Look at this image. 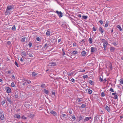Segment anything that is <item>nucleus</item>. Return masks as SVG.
Instances as JSON below:
<instances>
[{"mask_svg":"<svg viewBox=\"0 0 123 123\" xmlns=\"http://www.w3.org/2000/svg\"><path fill=\"white\" fill-rule=\"evenodd\" d=\"M86 104H82L81 106H78L79 108H85L86 107Z\"/></svg>","mask_w":123,"mask_h":123,"instance_id":"nucleus-20","label":"nucleus"},{"mask_svg":"<svg viewBox=\"0 0 123 123\" xmlns=\"http://www.w3.org/2000/svg\"><path fill=\"white\" fill-rule=\"evenodd\" d=\"M85 39H83L81 41V42L82 43V42H84V43H85Z\"/></svg>","mask_w":123,"mask_h":123,"instance_id":"nucleus-61","label":"nucleus"},{"mask_svg":"<svg viewBox=\"0 0 123 123\" xmlns=\"http://www.w3.org/2000/svg\"><path fill=\"white\" fill-rule=\"evenodd\" d=\"M36 40H37V41H39L41 40V39L39 37H37L36 38Z\"/></svg>","mask_w":123,"mask_h":123,"instance_id":"nucleus-59","label":"nucleus"},{"mask_svg":"<svg viewBox=\"0 0 123 123\" xmlns=\"http://www.w3.org/2000/svg\"><path fill=\"white\" fill-rule=\"evenodd\" d=\"M101 42L103 43H106V42H107L105 39H101Z\"/></svg>","mask_w":123,"mask_h":123,"instance_id":"nucleus-31","label":"nucleus"},{"mask_svg":"<svg viewBox=\"0 0 123 123\" xmlns=\"http://www.w3.org/2000/svg\"><path fill=\"white\" fill-rule=\"evenodd\" d=\"M88 41L89 42V43L91 44L92 43V39L91 38H90L89 40Z\"/></svg>","mask_w":123,"mask_h":123,"instance_id":"nucleus-25","label":"nucleus"},{"mask_svg":"<svg viewBox=\"0 0 123 123\" xmlns=\"http://www.w3.org/2000/svg\"><path fill=\"white\" fill-rule=\"evenodd\" d=\"M27 82L28 83L30 84V83H31V81L29 80H27Z\"/></svg>","mask_w":123,"mask_h":123,"instance_id":"nucleus-60","label":"nucleus"},{"mask_svg":"<svg viewBox=\"0 0 123 123\" xmlns=\"http://www.w3.org/2000/svg\"><path fill=\"white\" fill-rule=\"evenodd\" d=\"M37 74H36L34 72H33L32 73V76L33 77H35L36 76Z\"/></svg>","mask_w":123,"mask_h":123,"instance_id":"nucleus-26","label":"nucleus"},{"mask_svg":"<svg viewBox=\"0 0 123 123\" xmlns=\"http://www.w3.org/2000/svg\"><path fill=\"white\" fill-rule=\"evenodd\" d=\"M88 93L90 94H91L92 92V91L90 89H88Z\"/></svg>","mask_w":123,"mask_h":123,"instance_id":"nucleus-29","label":"nucleus"},{"mask_svg":"<svg viewBox=\"0 0 123 123\" xmlns=\"http://www.w3.org/2000/svg\"><path fill=\"white\" fill-rule=\"evenodd\" d=\"M99 22L101 24H103V22L102 20H100Z\"/></svg>","mask_w":123,"mask_h":123,"instance_id":"nucleus-63","label":"nucleus"},{"mask_svg":"<svg viewBox=\"0 0 123 123\" xmlns=\"http://www.w3.org/2000/svg\"><path fill=\"white\" fill-rule=\"evenodd\" d=\"M62 51H63V54H62V55L63 56L65 54V51H64V49H62Z\"/></svg>","mask_w":123,"mask_h":123,"instance_id":"nucleus-52","label":"nucleus"},{"mask_svg":"<svg viewBox=\"0 0 123 123\" xmlns=\"http://www.w3.org/2000/svg\"><path fill=\"white\" fill-rule=\"evenodd\" d=\"M6 99L10 104H12V101L11 100V98L6 97Z\"/></svg>","mask_w":123,"mask_h":123,"instance_id":"nucleus-5","label":"nucleus"},{"mask_svg":"<svg viewBox=\"0 0 123 123\" xmlns=\"http://www.w3.org/2000/svg\"><path fill=\"white\" fill-rule=\"evenodd\" d=\"M120 83L121 84H123V79L122 78L120 79Z\"/></svg>","mask_w":123,"mask_h":123,"instance_id":"nucleus-42","label":"nucleus"},{"mask_svg":"<svg viewBox=\"0 0 123 123\" xmlns=\"http://www.w3.org/2000/svg\"><path fill=\"white\" fill-rule=\"evenodd\" d=\"M105 109L108 111H110V108L107 105H106V107H105Z\"/></svg>","mask_w":123,"mask_h":123,"instance_id":"nucleus-18","label":"nucleus"},{"mask_svg":"<svg viewBox=\"0 0 123 123\" xmlns=\"http://www.w3.org/2000/svg\"><path fill=\"white\" fill-rule=\"evenodd\" d=\"M101 95L102 97H104L105 96V94L104 92H102L101 93Z\"/></svg>","mask_w":123,"mask_h":123,"instance_id":"nucleus-48","label":"nucleus"},{"mask_svg":"<svg viewBox=\"0 0 123 123\" xmlns=\"http://www.w3.org/2000/svg\"><path fill=\"white\" fill-rule=\"evenodd\" d=\"M45 84H43L41 86V87L42 88H43L45 87Z\"/></svg>","mask_w":123,"mask_h":123,"instance_id":"nucleus-57","label":"nucleus"},{"mask_svg":"<svg viewBox=\"0 0 123 123\" xmlns=\"http://www.w3.org/2000/svg\"><path fill=\"white\" fill-rule=\"evenodd\" d=\"M49 44L48 43H46L43 46V48H45V47L47 46Z\"/></svg>","mask_w":123,"mask_h":123,"instance_id":"nucleus-36","label":"nucleus"},{"mask_svg":"<svg viewBox=\"0 0 123 123\" xmlns=\"http://www.w3.org/2000/svg\"><path fill=\"white\" fill-rule=\"evenodd\" d=\"M89 120V118H88V117H86L85 118L84 121L86 122V121H88Z\"/></svg>","mask_w":123,"mask_h":123,"instance_id":"nucleus-41","label":"nucleus"},{"mask_svg":"<svg viewBox=\"0 0 123 123\" xmlns=\"http://www.w3.org/2000/svg\"><path fill=\"white\" fill-rule=\"evenodd\" d=\"M72 118L74 120H75L76 119V118L74 116H72Z\"/></svg>","mask_w":123,"mask_h":123,"instance_id":"nucleus-54","label":"nucleus"},{"mask_svg":"<svg viewBox=\"0 0 123 123\" xmlns=\"http://www.w3.org/2000/svg\"><path fill=\"white\" fill-rule=\"evenodd\" d=\"M11 11L8 10H7V9H6V11L5 12V14L6 15H8L9 14H10V12H11Z\"/></svg>","mask_w":123,"mask_h":123,"instance_id":"nucleus-10","label":"nucleus"},{"mask_svg":"<svg viewBox=\"0 0 123 123\" xmlns=\"http://www.w3.org/2000/svg\"><path fill=\"white\" fill-rule=\"evenodd\" d=\"M52 95H54L55 96V92H53V91H52Z\"/></svg>","mask_w":123,"mask_h":123,"instance_id":"nucleus-58","label":"nucleus"},{"mask_svg":"<svg viewBox=\"0 0 123 123\" xmlns=\"http://www.w3.org/2000/svg\"><path fill=\"white\" fill-rule=\"evenodd\" d=\"M0 118L1 120H3L4 118V115L3 113L2 112H1L0 113Z\"/></svg>","mask_w":123,"mask_h":123,"instance_id":"nucleus-6","label":"nucleus"},{"mask_svg":"<svg viewBox=\"0 0 123 123\" xmlns=\"http://www.w3.org/2000/svg\"><path fill=\"white\" fill-rule=\"evenodd\" d=\"M86 53V52L85 51H82L81 53V54L82 55V56H84L85 55Z\"/></svg>","mask_w":123,"mask_h":123,"instance_id":"nucleus-19","label":"nucleus"},{"mask_svg":"<svg viewBox=\"0 0 123 123\" xmlns=\"http://www.w3.org/2000/svg\"><path fill=\"white\" fill-rule=\"evenodd\" d=\"M49 64L50 66H54L56 65V63L54 62H52L51 63H50Z\"/></svg>","mask_w":123,"mask_h":123,"instance_id":"nucleus-15","label":"nucleus"},{"mask_svg":"<svg viewBox=\"0 0 123 123\" xmlns=\"http://www.w3.org/2000/svg\"><path fill=\"white\" fill-rule=\"evenodd\" d=\"M21 54L25 56H26L27 55L25 51H23L21 53Z\"/></svg>","mask_w":123,"mask_h":123,"instance_id":"nucleus-23","label":"nucleus"},{"mask_svg":"<svg viewBox=\"0 0 123 123\" xmlns=\"http://www.w3.org/2000/svg\"><path fill=\"white\" fill-rule=\"evenodd\" d=\"M7 44L9 45H10L11 44V43L10 41H8L7 43Z\"/></svg>","mask_w":123,"mask_h":123,"instance_id":"nucleus-53","label":"nucleus"},{"mask_svg":"<svg viewBox=\"0 0 123 123\" xmlns=\"http://www.w3.org/2000/svg\"><path fill=\"white\" fill-rule=\"evenodd\" d=\"M11 86L12 87H14L16 86L14 85V82H12L11 84Z\"/></svg>","mask_w":123,"mask_h":123,"instance_id":"nucleus-35","label":"nucleus"},{"mask_svg":"<svg viewBox=\"0 0 123 123\" xmlns=\"http://www.w3.org/2000/svg\"><path fill=\"white\" fill-rule=\"evenodd\" d=\"M71 81H72L73 83L75 82V80L73 78H72L71 79Z\"/></svg>","mask_w":123,"mask_h":123,"instance_id":"nucleus-56","label":"nucleus"},{"mask_svg":"<svg viewBox=\"0 0 123 123\" xmlns=\"http://www.w3.org/2000/svg\"><path fill=\"white\" fill-rule=\"evenodd\" d=\"M14 6L13 5H11L10 6H7L6 9L7 10H12V9H13V8Z\"/></svg>","mask_w":123,"mask_h":123,"instance_id":"nucleus-1","label":"nucleus"},{"mask_svg":"<svg viewBox=\"0 0 123 123\" xmlns=\"http://www.w3.org/2000/svg\"><path fill=\"white\" fill-rule=\"evenodd\" d=\"M117 95H118V94L117 93H116V94H115L114 96V98L115 99H117V98L118 97Z\"/></svg>","mask_w":123,"mask_h":123,"instance_id":"nucleus-37","label":"nucleus"},{"mask_svg":"<svg viewBox=\"0 0 123 123\" xmlns=\"http://www.w3.org/2000/svg\"><path fill=\"white\" fill-rule=\"evenodd\" d=\"M32 54L33 53H30L28 54V55L30 57H33V56L32 55Z\"/></svg>","mask_w":123,"mask_h":123,"instance_id":"nucleus-34","label":"nucleus"},{"mask_svg":"<svg viewBox=\"0 0 123 123\" xmlns=\"http://www.w3.org/2000/svg\"><path fill=\"white\" fill-rule=\"evenodd\" d=\"M110 66H109V67L110 68V69L111 70H112V63L111 62L110 63Z\"/></svg>","mask_w":123,"mask_h":123,"instance_id":"nucleus-43","label":"nucleus"},{"mask_svg":"<svg viewBox=\"0 0 123 123\" xmlns=\"http://www.w3.org/2000/svg\"><path fill=\"white\" fill-rule=\"evenodd\" d=\"M61 26L64 28H66V29L68 28L66 24H62L61 25Z\"/></svg>","mask_w":123,"mask_h":123,"instance_id":"nucleus-17","label":"nucleus"},{"mask_svg":"<svg viewBox=\"0 0 123 123\" xmlns=\"http://www.w3.org/2000/svg\"><path fill=\"white\" fill-rule=\"evenodd\" d=\"M81 98H78L77 99V101L78 102H80L82 101V100L80 99Z\"/></svg>","mask_w":123,"mask_h":123,"instance_id":"nucleus-46","label":"nucleus"},{"mask_svg":"<svg viewBox=\"0 0 123 123\" xmlns=\"http://www.w3.org/2000/svg\"><path fill=\"white\" fill-rule=\"evenodd\" d=\"M15 64L17 67H18V63L16 61H15L14 63Z\"/></svg>","mask_w":123,"mask_h":123,"instance_id":"nucleus-49","label":"nucleus"},{"mask_svg":"<svg viewBox=\"0 0 123 123\" xmlns=\"http://www.w3.org/2000/svg\"><path fill=\"white\" fill-rule=\"evenodd\" d=\"M21 118L22 119L25 120L27 119V117H25L24 115H23L21 117Z\"/></svg>","mask_w":123,"mask_h":123,"instance_id":"nucleus-38","label":"nucleus"},{"mask_svg":"<svg viewBox=\"0 0 123 123\" xmlns=\"http://www.w3.org/2000/svg\"><path fill=\"white\" fill-rule=\"evenodd\" d=\"M78 53L77 51H74L72 52L71 54L72 55H75Z\"/></svg>","mask_w":123,"mask_h":123,"instance_id":"nucleus-21","label":"nucleus"},{"mask_svg":"<svg viewBox=\"0 0 123 123\" xmlns=\"http://www.w3.org/2000/svg\"><path fill=\"white\" fill-rule=\"evenodd\" d=\"M73 74V73H69V74H68V75L71 76V75H72Z\"/></svg>","mask_w":123,"mask_h":123,"instance_id":"nucleus-64","label":"nucleus"},{"mask_svg":"<svg viewBox=\"0 0 123 123\" xmlns=\"http://www.w3.org/2000/svg\"><path fill=\"white\" fill-rule=\"evenodd\" d=\"M106 45H107L108 44V42H106V43H103V45L104 46V48H106Z\"/></svg>","mask_w":123,"mask_h":123,"instance_id":"nucleus-22","label":"nucleus"},{"mask_svg":"<svg viewBox=\"0 0 123 123\" xmlns=\"http://www.w3.org/2000/svg\"><path fill=\"white\" fill-rule=\"evenodd\" d=\"M108 23L107 22L105 24V27H107L108 26Z\"/></svg>","mask_w":123,"mask_h":123,"instance_id":"nucleus-47","label":"nucleus"},{"mask_svg":"<svg viewBox=\"0 0 123 123\" xmlns=\"http://www.w3.org/2000/svg\"><path fill=\"white\" fill-rule=\"evenodd\" d=\"M82 18L85 19H86L87 18V17L85 15H83L82 16Z\"/></svg>","mask_w":123,"mask_h":123,"instance_id":"nucleus-32","label":"nucleus"},{"mask_svg":"<svg viewBox=\"0 0 123 123\" xmlns=\"http://www.w3.org/2000/svg\"><path fill=\"white\" fill-rule=\"evenodd\" d=\"M26 37H25L24 38H23L22 39L21 41L22 42H25V40Z\"/></svg>","mask_w":123,"mask_h":123,"instance_id":"nucleus-33","label":"nucleus"},{"mask_svg":"<svg viewBox=\"0 0 123 123\" xmlns=\"http://www.w3.org/2000/svg\"><path fill=\"white\" fill-rule=\"evenodd\" d=\"M97 50V48H96L92 47L91 49V52L93 53Z\"/></svg>","mask_w":123,"mask_h":123,"instance_id":"nucleus-7","label":"nucleus"},{"mask_svg":"<svg viewBox=\"0 0 123 123\" xmlns=\"http://www.w3.org/2000/svg\"><path fill=\"white\" fill-rule=\"evenodd\" d=\"M110 91L111 92H114V91L113 90V89L112 88H110Z\"/></svg>","mask_w":123,"mask_h":123,"instance_id":"nucleus-55","label":"nucleus"},{"mask_svg":"<svg viewBox=\"0 0 123 123\" xmlns=\"http://www.w3.org/2000/svg\"><path fill=\"white\" fill-rule=\"evenodd\" d=\"M35 116V115L34 114H32L31 113L29 114L28 115V117L31 118H33Z\"/></svg>","mask_w":123,"mask_h":123,"instance_id":"nucleus-12","label":"nucleus"},{"mask_svg":"<svg viewBox=\"0 0 123 123\" xmlns=\"http://www.w3.org/2000/svg\"><path fill=\"white\" fill-rule=\"evenodd\" d=\"M112 43L115 46H116L117 45L116 43L115 42L113 43Z\"/></svg>","mask_w":123,"mask_h":123,"instance_id":"nucleus-62","label":"nucleus"},{"mask_svg":"<svg viewBox=\"0 0 123 123\" xmlns=\"http://www.w3.org/2000/svg\"><path fill=\"white\" fill-rule=\"evenodd\" d=\"M99 80L101 82H103L104 81L103 79L102 78H101L100 77V76Z\"/></svg>","mask_w":123,"mask_h":123,"instance_id":"nucleus-50","label":"nucleus"},{"mask_svg":"<svg viewBox=\"0 0 123 123\" xmlns=\"http://www.w3.org/2000/svg\"><path fill=\"white\" fill-rule=\"evenodd\" d=\"M31 105L30 104H27L25 105V106L27 108L29 109L30 107V106Z\"/></svg>","mask_w":123,"mask_h":123,"instance_id":"nucleus-16","label":"nucleus"},{"mask_svg":"<svg viewBox=\"0 0 123 123\" xmlns=\"http://www.w3.org/2000/svg\"><path fill=\"white\" fill-rule=\"evenodd\" d=\"M14 117L18 119L20 118L21 117L18 114H15L14 115Z\"/></svg>","mask_w":123,"mask_h":123,"instance_id":"nucleus-14","label":"nucleus"},{"mask_svg":"<svg viewBox=\"0 0 123 123\" xmlns=\"http://www.w3.org/2000/svg\"><path fill=\"white\" fill-rule=\"evenodd\" d=\"M98 31L101 34H102L103 33L104 31V30H103L102 27H99Z\"/></svg>","mask_w":123,"mask_h":123,"instance_id":"nucleus-9","label":"nucleus"},{"mask_svg":"<svg viewBox=\"0 0 123 123\" xmlns=\"http://www.w3.org/2000/svg\"><path fill=\"white\" fill-rule=\"evenodd\" d=\"M6 100L5 99L1 103V104L2 105H4L6 102Z\"/></svg>","mask_w":123,"mask_h":123,"instance_id":"nucleus-45","label":"nucleus"},{"mask_svg":"<svg viewBox=\"0 0 123 123\" xmlns=\"http://www.w3.org/2000/svg\"><path fill=\"white\" fill-rule=\"evenodd\" d=\"M28 45L29 48H30L32 46V43L31 42H30L28 44Z\"/></svg>","mask_w":123,"mask_h":123,"instance_id":"nucleus-39","label":"nucleus"},{"mask_svg":"<svg viewBox=\"0 0 123 123\" xmlns=\"http://www.w3.org/2000/svg\"><path fill=\"white\" fill-rule=\"evenodd\" d=\"M55 12L56 13L58 14L60 18H61L62 17V13L61 12H59L57 10Z\"/></svg>","mask_w":123,"mask_h":123,"instance_id":"nucleus-3","label":"nucleus"},{"mask_svg":"<svg viewBox=\"0 0 123 123\" xmlns=\"http://www.w3.org/2000/svg\"><path fill=\"white\" fill-rule=\"evenodd\" d=\"M50 112L54 116H56L57 115L55 111H54L53 110H50Z\"/></svg>","mask_w":123,"mask_h":123,"instance_id":"nucleus-8","label":"nucleus"},{"mask_svg":"<svg viewBox=\"0 0 123 123\" xmlns=\"http://www.w3.org/2000/svg\"><path fill=\"white\" fill-rule=\"evenodd\" d=\"M43 92L44 93L48 95L49 93V91L48 90H47L46 89H44L43 90Z\"/></svg>","mask_w":123,"mask_h":123,"instance_id":"nucleus-13","label":"nucleus"},{"mask_svg":"<svg viewBox=\"0 0 123 123\" xmlns=\"http://www.w3.org/2000/svg\"><path fill=\"white\" fill-rule=\"evenodd\" d=\"M12 29L14 31L15 30L16 28H15V25H14V26H13L12 27Z\"/></svg>","mask_w":123,"mask_h":123,"instance_id":"nucleus-44","label":"nucleus"},{"mask_svg":"<svg viewBox=\"0 0 123 123\" xmlns=\"http://www.w3.org/2000/svg\"><path fill=\"white\" fill-rule=\"evenodd\" d=\"M5 89L6 92L8 93H10L11 91V89L8 87H5Z\"/></svg>","mask_w":123,"mask_h":123,"instance_id":"nucleus-2","label":"nucleus"},{"mask_svg":"<svg viewBox=\"0 0 123 123\" xmlns=\"http://www.w3.org/2000/svg\"><path fill=\"white\" fill-rule=\"evenodd\" d=\"M19 96V93L18 91H17L15 92L14 95L15 98H18Z\"/></svg>","mask_w":123,"mask_h":123,"instance_id":"nucleus-4","label":"nucleus"},{"mask_svg":"<svg viewBox=\"0 0 123 123\" xmlns=\"http://www.w3.org/2000/svg\"><path fill=\"white\" fill-rule=\"evenodd\" d=\"M92 30L93 31H96L97 30V28L96 27H93L92 28Z\"/></svg>","mask_w":123,"mask_h":123,"instance_id":"nucleus-51","label":"nucleus"},{"mask_svg":"<svg viewBox=\"0 0 123 123\" xmlns=\"http://www.w3.org/2000/svg\"><path fill=\"white\" fill-rule=\"evenodd\" d=\"M88 77V75H83V78L84 79L86 78H87Z\"/></svg>","mask_w":123,"mask_h":123,"instance_id":"nucleus-40","label":"nucleus"},{"mask_svg":"<svg viewBox=\"0 0 123 123\" xmlns=\"http://www.w3.org/2000/svg\"><path fill=\"white\" fill-rule=\"evenodd\" d=\"M50 32L48 31H47L46 32V35L47 36H49L50 35Z\"/></svg>","mask_w":123,"mask_h":123,"instance_id":"nucleus-24","label":"nucleus"},{"mask_svg":"<svg viewBox=\"0 0 123 123\" xmlns=\"http://www.w3.org/2000/svg\"><path fill=\"white\" fill-rule=\"evenodd\" d=\"M110 51L111 52H113L115 49V48L112 47H110Z\"/></svg>","mask_w":123,"mask_h":123,"instance_id":"nucleus-11","label":"nucleus"},{"mask_svg":"<svg viewBox=\"0 0 123 123\" xmlns=\"http://www.w3.org/2000/svg\"><path fill=\"white\" fill-rule=\"evenodd\" d=\"M117 26L118 28L119 29L120 31H121L122 30V28L119 25H117Z\"/></svg>","mask_w":123,"mask_h":123,"instance_id":"nucleus-30","label":"nucleus"},{"mask_svg":"<svg viewBox=\"0 0 123 123\" xmlns=\"http://www.w3.org/2000/svg\"><path fill=\"white\" fill-rule=\"evenodd\" d=\"M82 117L81 116H80L79 117V121L78 122H79L82 119Z\"/></svg>","mask_w":123,"mask_h":123,"instance_id":"nucleus-27","label":"nucleus"},{"mask_svg":"<svg viewBox=\"0 0 123 123\" xmlns=\"http://www.w3.org/2000/svg\"><path fill=\"white\" fill-rule=\"evenodd\" d=\"M88 82L91 85H93V81L91 80H89Z\"/></svg>","mask_w":123,"mask_h":123,"instance_id":"nucleus-28","label":"nucleus"}]
</instances>
